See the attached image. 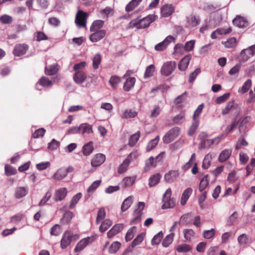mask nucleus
Returning a JSON list of instances; mask_svg holds the SVG:
<instances>
[{"label":"nucleus","mask_w":255,"mask_h":255,"mask_svg":"<svg viewBox=\"0 0 255 255\" xmlns=\"http://www.w3.org/2000/svg\"><path fill=\"white\" fill-rule=\"evenodd\" d=\"M191 58V54L186 55L182 58L178 65L179 69L181 71H185L187 68Z\"/></svg>","instance_id":"f3484780"},{"label":"nucleus","mask_w":255,"mask_h":255,"mask_svg":"<svg viewBox=\"0 0 255 255\" xmlns=\"http://www.w3.org/2000/svg\"><path fill=\"white\" fill-rule=\"evenodd\" d=\"M161 177L159 173H156L151 176L148 180V185L150 187H152L157 185L160 181Z\"/></svg>","instance_id":"a878e982"},{"label":"nucleus","mask_w":255,"mask_h":255,"mask_svg":"<svg viewBox=\"0 0 255 255\" xmlns=\"http://www.w3.org/2000/svg\"><path fill=\"white\" fill-rule=\"evenodd\" d=\"M179 128H174L169 130L163 136V141L165 143H169L175 139L178 135Z\"/></svg>","instance_id":"6e6552de"},{"label":"nucleus","mask_w":255,"mask_h":255,"mask_svg":"<svg viewBox=\"0 0 255 255\" xmlns=\"http://www.w3.org/2000/svg\"><path fill=\"white\" fill-rule=\"evenodd\" d=\"M124 228L123 224H117L114 225L111 229L107 233V237L108 238H112L115 235L121 232Z\"/></svg>","instance_id":"f8f14e48"},{"label":"nucleus","mask_w":255,"mask_h":255,"mask_svg":"<svg viewBox=\"0 0 255 255\" xmlns=\"http://www.w3.org/2000/svg\"><path fill=\"white\" fill-rule=\"evenodd\" d=\"M121 246V244L120 242L117 241L114 242L111 244L109 248V253L111 254H116L120 249Z\"/></svg>","instance_id":"09e8293b"},{"label":"nucleus","mask_w":255,"mask_h":255,"mask_svg":"<svg viewBox=\"0 0 255 255\" xmlns=\"http://www.w3.org/2000/svg\"><path fill=\"white\" fill-rule=\"evenodd\" d=\"M172 42L175 43V38L172 35H168L163 41L156 44L154 47V49L155 50L158 51H163Z\"/></svg>","instance_id":"1a4fd4ad"},{"label":"nucleus","mask_w":255,"mask_h":255,"mask_svg":"<svg viewBox=\"0 0 255 255\" xmlns=\"http://www.w3.org/2000/svg\"><path fill=\"white\" fill-rule=\"evenodd\" d=\"M135 177H126L123 179L122 181V185L124 188L129 187L133 185L135 182Z\"/></svg>","instance_id":"72a5a7b5"},{"label":"nucleus","mask_w":255,"mask_h":255,"mask_svg":"<svg viewBox=\"0 0 255 255\" xmlns=\"http://www.w3.org/2000/svg\"><path fill=\"white\" fill-rule=\"evenodd\" d=\"M38 83L44 87H49L52 86L53 82L46 77H42L39 80Z\"/></svg>","instance_id":"ea45409f"},{"label":"nucleus","mask_w":255,"mask_h":255,"mask_svg":"<svg viewBox=\"0 0 255 255\" xmlns=\"http://www.w3.org/2000/svg\"><path fill=\"white\" fill-rule=\"evenodd\" d=\"M121 82V79L120 77L117 76H112L110 79L109 84L113 89H116Z\"/></svg>","instance_id":"c03bdc74"},{"label":"nucleus","mask_w":255,"mask_h":255,"mask_svg":"<svg viewBox=\"0 0 255 255\" xmlns=\"http://www.w3.org/2000/svg\"><path fill=\"white\" fill-rule=\"evenodd\" d=\"M101 56L100 54H96L92 59V66L94 69H97L101 62Z\"/></svg>","instance_id":"de8ad7c7"},{"label":"nucleus","mask_w":255,"mask_h":255,"mask_svg":"<svg viewBox=\"0 0 255 255\" xmlns=\"http://www.w3.org/2000/svg\"><path fill=\"white\" fill-rule=\"evenodd\" d=\"M73 170L74 168L72 166H69L66 168H59L53 174L52 178L55 180H61L66 177L68 173L73 172Z\"/></svg>","instance_id":"0eeeda50"},{"label":"nucleus","mask_w":255,"mask_h":255,"mask_svg":"<svg viewBox=\"0 0 255 255\" xmlns=\"http://www.w3.org/2000/svg\"><path fill=\"white\" fill-rule=\"evenodd\" d=\"M28 49V46L24 44H17L13 50V54L15 56H19L24 54Z\"/></svg>","instance_id":"dca6fc26"},{"label":"nucleus","mask_w":255,"mask_h":255,"mask_svg":"<svg viewBox=\"0 0 255 255\" xmlns=\"http://www.w3.org/2000/svg\"><path fill=\"white\" fill-rule=\"evenodd\" d=\"M112 225V222L109 219H106L101 224L99 230L101 232L104 233L109 229Z\"/></svg>","instance_id":"37998d69"},{"label":"nucleus","mask_w":255,"mask_h":255,"mask_svg":"<svg viewBox=\"0 0 255 255\" xmlns=\"http://www.w3.org/2000/svg\"><path fill=\"white\" fill-rule=\"evenodd\" d=\"M192 189L191 188H187L182 193L180 203L182 205L186 204L187 200L192 193Z\"/></svg>","instance_id":"bb28decb"},{"label":"nucleus","mask_w":255,"mask_h":255,"mask_svg":"<svg viewBox=\"0 0 255 255\" xmlns=\"http://www.w3.org/2000/svg\"><path fill=\"white\" fill-rule=\"evenodd\" d=\"M174 235L175 234L173 233L167 235L162 242V246L165 248L169 247L173 241Z\"/></svg>","instance_id":"c9c22d12"},{"label":"nucleus","mask_w":255,"mask_h":255,"mask_svg":"<svg viewBox=\"0 0 255 255\" xmlns=\"http://www.w3.org/2000/svg\"><path fill=\"white\" fill-rule=\"evenodd\" d=\"M255 54V44L243 49L240 53V61L243 62H247L250 58Z\"/></svg>","instance_id":"7ed1b4c3"},{"label":"nucleus","mask_w":255,"mask_h":255,"mask_svg":"<svg viewBox=\"0 0 255 255\" xmlns=\"http://www.w3.org/2000/svg\"><path fill=\"white\" fill-rule=\"evenodd\" d=\"M208 177V175H206L201 179L199 186V190L200 192H202L208 186L209 184Z\"/></svg>","instance_id":"58836bf2"},{"label":"nucleus","mask_w":255,"mask_h":255,"mask_svg":"<svg viewBox=\"0 0 255 255\" xmlns=\"http://www.w3.org/2000/svg\"><path fill=\"white\" fill-rule=\"evenodd\" d=\"M154 158L153 156L150 157L145 162V166L144 168V171L147 172L149 170L154 166Z\"/></svg>","instance_id":"052dcab7"},{"label":"nucleus","mask_w":255,"mask_h":255,"mask_svg":"<svg viewBox=\"0 0 255 255\" xmlns=\"http://www.w3.org/2000/svg\"><path fill=\"white\" fill-rule=\"evenodd\" d=\"M93 150L92 142H89L85 144L83 147V152L85 155H89Z\"/></svg>","instance_id":"3c124183"},{"label":"nucleus","mask_w":255,"mask_h":255,"mask_svg":"<svg viewBox=\"0 0 255 255\" xmlns=\"http://www.w3.org/2000/svg\"><path fill=\"white\" fill-rule=\"evenodd\" d=\"M238 242L240 245H246L248 242V238L246 234H243L238 238Z\"/></svg>","instance_id":"774afa93"},{"label":"nucleus","mask_w":255,"mask_h":255,"mask_svg":"<svg viewBox=\"0 0 255 255\" xmlns=\"http://www.w3.org/2000/svg\"><path fill=\"white\" fill-rule=\"evenodd\" d=\"M179 172L178 170H170L164 175V178L166 182L172 183L174 181L179 177Z\"/></svg>","instance_id":"2eb2a0df"},{"label":"nucleus","mask_w":255,"mask_h":255,"mask_svg":"<svg viewBox=\"0 0 255 255\" xmlns=\"http://www.w3.org/2000/svg\"><path fill=\"white\" fill-rule=\"evenodd\" d=\"M139 4L134 0H131L126 6L125 10L129 12L133 10Z\"/></svg>","instance_id":"e2e57ef3"},{"label":"nucleus","mask_w":255,"mask_h":255,"mask_svg":"<svg viewBox=\"0 0 255 255\" xmlns=\"http://www.w3.org/2000/svg\"><path fill=\"white\" fill-rule=\"evenodd\" d=\"M87 75L84 71H77L73 75V80L77 84H83L87 79Z\"/></svg>","instance_id":"ddd939ff"},{"label":"nucleus","mask_w":255,"mask_h":255,"mask_svg":"<svg viewBox=\"0 0 255 255\" xmlns=\"http://www.w3.org/2000/svg\"><path fill=\"white\" fill-rule=\"evenodd\" d=\"M185 113L182 111L173 119V122L175 125H180L185 121Z\"/></svg>","instance_id":"4c0bfd02"},{"label":"nucleus","mask_w":255,"mask_h":255,"mask_svg":"<svg viewBox=\"0 0 255 255\" xmlns=\"http://www.w3.org/2000/svg\"><path fill=\"white\" fill-rule=\"evenodd\" d=\"M163 233L161 231L159 232L158 234H157L153 237V239L151 240V245L153 246L158 245L161 242L162 239L163 238Z\"/></svg>","instance_id":"6e6d98bb"},{"label":"nucleus","mask_w":255,"mask_h":255,"mask_svg":"<svg viewBox=\"0 0 255 255\" xmlns=\"http://www.w3.org/2000/svg\"><path fill=\"white\" fill-rule=\"evenodd\" d=\"M251 86L252 81L250 79H248L244 83L243 86L239 90L238 92L241 94H244L248 92Z\"/></svg>","instance_id":"603ef678"},{"label":"nucleus","mask_w":255,"mask_h":255,"mask_svg":"<svg viewBox=\"0 0 255 255\" xmlns=\"http://www.w3.org/2000/svg\"><path fill=\"white\" fill-rule=\"evenodd\" d=\"M136 231V228L135 226L129 228L126 233L125 240L127 242L130 241L134 237Z\"/></svg>","instance_id":"49530a36"},{"label":"nucleus","mask_w":255,"mask_h":255,"mask_svg":"<svg viewBox=\"0 0 255 255\" xmlns=\"http://www.w3.org/2000/svg\"><path fill=\"white\" fill-rule=\"evenodd\" d=\"M183 232L184 238L187 242H190L191 239L194 237L195 235L194 231L192 229H184Z\"/></svg>","instance_id":"a18cd8bd"},{"label":"nucleus","mask_w":255,"mask_h":255,"mask_svg":"<svg viewBox=\"0 0 255 255\" xmlns=\"http://www.w3.org/2000/svg\"><path fill=\"white\" fill-rule=\"evenodd\" d=\"M199 125V121H194L193 124L191 126L189 130L188 131V134L190 135H193L196 132Z\"/></svg>","instance_id":"0e129e2a"},{"label":"nucleus","mask_w":255,"mask_h":255,"mask_svg":"<svg viewBox=\"0 0 255 255\" xmlns=\"http://www.w3.org/2000/svg\"><path fill=\"white\" fill-rule=\"evenodd\" d=\"M88 14L82 10L78 11L75 17V22L77 26L80 28L85 27L86 25L87 19Z\"/></svg>","instance_id":"423d86ee"},{"label":"nucleus","mask_w":255,"mask_h":255,"mask_svg":"<svg viewBox=\"0 0 255 255\" xmlns=\"http://www.w3.org/2000/svg\"><path fill=\"white\" fill-rule=\"evenodd\" d=\"M175 7L172 4H165L161 8V16L167 17L172 15L175 11Z\"/></svg>","instance_id":"9d476101"},{"label":"nucleus","mask_w":255,"mask_h":255,"mask_svg":"<svg viewBox=\"0 0 255 255\" xmlns=\"http://www.w3.org/2000/svg\"><path fill=\"white\" fill-rule=\"evenodd\" d=\"M130 162L128 159H125L118 168V172L119 174L123 173L127 171Z\"/></svg>","instance_id":"e433bc0d"},{"label":"nucleus","mask_w":255,"mask_h":255,"mask_svg":"<svg viewBox=\"0 0 255 255\" xmlns=\"http://www.w3.org/2000/svg\"><path fill=\"white\" fill-rule=\"evenodd\" d=\"M106 216V211L104 208H101L99 209L97 217L96 219L97 224H99V222L104 219Z\"/></svg>","instance_id":"69168bd1"},{"label":"nucleus","mask_w":255,"mask_h":255,"mask_svg":"<svg viewBox=\"0 0 255 255\" xmlns=\"http://www.w3.org/2000/svg\"><path fill=\"white\" fill-rule=\"evenodd\" d=\"M233 24L239 28H244L248 25V21L243 16L237 15L233 20Z\"/></svg>","instance_id":"4be33fe9"},{"label":"nucleus","mask_w":255,"mask_h":255,"mask_svg":"<svg viewBox=\"0 0 255 255\" xmlns=\"http://www.w3.org/2000/svg\"><path fill=\"white\" fill-rule=\"evenodd\" d=\"M216 230L214 229H211L210 230H205L203 232V236L206 239L212 238L215 235Z\"/></svg>","instance_id":"338daca9"},{"label":"nucleus","mask_w":255,"mask_h":255,"mask_svg":"<svg viewBox=\"0 0 255 255\" xmlns=\"http://www.w3.org/2000/svg\"><path fill=\"white\" fill-rule=\"evenodd\" d=\"M59 69V65L57 63L46 66L45 68V73L48 76H52L57 73Z\"/></svg>","instance_id":"aec40b11"},{"label":"nucleus","mask_w":255,"mask_h":255,"mask_svg":"<svg viewBox=\"0 0 255 255\" xmlns=\"http://www.w3.org/2000/svg\"><path fill=\"white\" fill-rule=\"evenodd\" d=\"M135 81V78L134 77L128 78L124 84V90L127 92L130 91L134 87Z\"/></svg>","instance_id":"393cba45"},{"label":"nucleus","mask_w":255,"mask_h":255,"mask_svg":"<svg viewBox=\"0 0 255 255\" xmlns=\"http://www.w3.org/2000/svg\"><path fill=\"white\" fill-rule=\"evenodd\" d=\"M222 43L226 48H232L235 47L237 45V40L236 38L233 37L229 38L226 41H222Z\"/></svg>","instance_id":"2f4dec72"},{"label":"nucleus","mask_w":255,"mask_h":255,"mask_svg":"<svg viewBox=\"0 0 255 255\" xmlns=\"http://www.w3.org/2000/svg\"><path fill=\"white\" fill-rule=\"evenodd\" d=\"M159 136H156L154 139L151 140L146 146V150L149 151L153 149L159 141Z\"/></svg>","instance_id":"864d4df0"},{"label":"nucleus","mask_w":255,"mask_h":255,"mask_svg":"<svg viewBox=\"0 0 255 255\" xmlns=\"http://www.w3.org/2000/svg\"><path fill=\"white\" fill-rule=\"evenodd\" d=\"M155 66L153 64L148 66L144 72V78H147L152 77L155 72Z\"/></svg>","instance_id":"a19ab883"},{"label":"nucleus","mask_w":255,"mask_h":255,"mask_svg":"<svg viewBox=\"0 0 255 255\" xmlns=\"http://www.w3.org/2000/svg\"><path fill=\"white\" fill-rule=\"evenodd\" d=\"M86 66L87 63L85 61L81 62L74 65L73 70L75 71V72H77V71H83V70Z\"/></svg>","instance_id":"680f3d73"},{"label":"nucleus","mask_w":255,"mask_h":255,"mask_svg":"<svg viewBox=\"0 0 255 255\" xmlns=\"http://www.w3.org/2000/svg\"><path fill=\"white\" fill-rule=\"evenodd\" d=\"M71 231H67L64 233L61 240V247L62 249L66 248L70 245L71 242Z\"/></svg>","instance_id":"a211bd4d"},{"label":"nucleus","mask_w":255,"mask_h":255,"mask_svg":"<svg viewBox=\"0 0 255 255\" xmlns=\"http://www.w3.org/2000/svg\"><path fill=\"white\" fill-rule=\"evenodd\" d=\"M90 36V40L93 42H97L103 39L106 35V31L104 29L93 31Z\"/></svg>","instance_id":"9b49d317"},{"label":"nucleus","mask_w":255,"mask_h":255,"mask_svg":"<svg viewBox=\"0 0 255 255\" xmlns=\"http://www.w3.org/2000/svg\"><path fill=\"white\" fill-rule=\"evenodd\" d=\"M80 133H91L93 132L92 126L87 123L82 124L80 125Z\"/></svg>","instance_id":"cd10ccee"},{"label":"nucleus","mask_w":255,"mask_h":255,"mask_svg":"<svg viewBox=\"0 0 255 255\" xmlns=\"http://www.w3.org/2000/svg\"><path fill=\"white\" fill-rule=\"evenodd\" d=\"M91 238L87 237L80 240L74 249L75 252H78L83 250L91 242Z\"/></svg>","instance_id":"6ab92c4d"},{"label":"nucleus","mask_w":255,"mask_h":255,"mask_svg":"<svg viewBox=\"0 0 255 255\" xmlns=\"http://www.w3.org/2000/svg\"><path fill=\"white\" fill-rule=\"evenodd\" d=\"M143 238L144 235L143 234L138 235L131 243L130 246L132 248H134L137 245H138L142 242Z\"/></svg>","instance_id":"bf43d9fd"},{"label":"nucleus","mask_w":255,"mask_h":255,"mask_svg":"<svg viewBox=\"0 0 255 255\" xmlns=\"http://www.w3.org/2000/svg\"><path fill=\"white\" fill-rule=\"evenodd\" d=\"M104 21L102 20H95L90 27L91 31H100L101 28L103 26Z\"/></svg>","instance_id":"c756f323"},{"label":"nucleus","mask_w":255,"mask_h":255,"mask_svg":"<svg viewBox=\"0 0 255 255\" xmlns=\"http://www.w3.org/2000/svg\"><path fill=\"white\" fill-rule=\"evenodd\" d=\"M156 17L157 16L154 14H149L142 19L138 18L133 19L129 22L128 28L136 27L138 29L146 28L155 20Z\"/></svg>","instance_id":"f257e3e1"},{"label":"nucleus","mask_w":255,"mask_h":255,"mask_svg":"<svg viewBox=\"0 0 255 255\" xmlns=\"http://www.w3.org/2000/svg\"><path fill=\"white\" fill-rule=\"evenodd\" d=\"M192 249V247L190 245L186 244L179 245L175 248V250L178 253H187L191 251Z\"/></svg>","instance_id":"473e14b6"},{"label":"nucleus","mask_w":255,"mask_h":255,"mask_svg":"<svg viewBox=\"0 0 255 255\" xmlns=\"http://www.w3.org/2000/svg\"><path fill=\"white\" fill-rule=\"evenodd\" d=\"M67 190L66 188H61L57 190L54 194V200L55 201H61L67 195Z\"/></svg>","instance_id":"412c9836"},{"label":"nucleus","mask_w":255,"mask_h":255,"mask_svg":"<svg viewBox=\"0 0 255 255\" xmlns=\"http://www.w3.org/2000/svg\"><path fill=\"white\" fill-rule=\"evenodd\" d=\"M5 173L7 176L14 175L17 173L16 169L10 165L6 164L4 166Z\"/></svg>","instance_id":"13d9d810"},{"label":"nucleus","mask_w":255,"mask_h":255,"mask_svg":"<svg viewBox=\"0 0 255 255\" xmlns=\"http://www.w3.org/2000/svg\"><path fill=\"white\" fill-rule=\"evenodd\" d=\"M140 137V131H138L134 134H132L129 138L128 140V144L130 146H133L138 141Z\"/></svg>","instance_id":"8fccbe9b"},{"label":"nucleus","mask_w":255,"mask_h":255,"mask_svg":"<svg viewBox=\"0 0 255 255\" xmlns=\"http://www.w3.org/2000/svg\"><path fill=\"white\" fill-rule=\"evenodd\" d=\"M132 203V197L129 196L125 199L121 206V210L124 212L128 210Z\"/></svg>","instance_id":"f704fd0d"},{"label":"nucleus","mask_w":255,"mask_h":255,"mask_svg":"<svg viewBox=\"0 0 255 255\" xmlns=\"http://www.w3.org/2000/svg\"><path fill=\"white\" fill-rule=\"evenodd\" d=\"M82 197V194L81 193H78L75 195H74L71 201L70 204L69 206V208L70 209H73L75 207L76 204L78 202L79 200Z\"/></svg>","instance_id":"5fc2aeb1"},{"label":"nucleus","mask_w":255,"mask_h":255,"mask_svg":"<svg viewBox=\"0 0 255 255\" xmlns=\"http://www.w3.org/2000/svg\"><path fill=\"white\" fill-rule=\"evenodd\" d=\"M176 67V63L175 61L165 62L160 69L161 74L164 76H168L172 74Z\"/></svg>","instance_id":"20e7f679"},{"label":"nucleus","mask_w":255,"mask_h":255,"mask_svg":"<svg viewBox=\"0 0 255 255\" xmlns=\"http://www.w3.org/2000/svg\"><path fill=\"white\" fill-rule=\"evenodd\" d=\"M235 103L234 101H231L229 102L225 108L222 111V114L223 115H226L230 114L235 109L234 107Z\"/></svg>","instance_id":"7c9ffc66"},{"label":"nucleus","mask_w":255,"mask_h":255,"mask_svg":"<svg viewBox=\"0 0 255 255\" xmlns=\"http://www.w3.org/2000/svg\"><path fill=\"white\" fill-rule=\"evenodd\" d=\"M232 150L231 149H225L221 151L218 157L220 162L223 163L227 160L231 156Z\"/></svg>","instance_id":"5701e85b"},{"label":"nucleus","mask_w":255,"mask_h":255,"mask_svg":"<svg viewBox=\"0 0 255 255\" xmlns=\"http://www.w3.org/2000/svg\"><path fill=\"white\" fill-rule=\"evenodd\" d=\"M212 160V155L210 154H207L205 155L202 163V167L204 169H207L210 165V163Z\"/></svg>","instance_id":"4d7b16f0"},{"label":"nucleus","mask_w":255,"mask_h":255,"mask_svg":"<svg viewBox=\"0 0 255 255\" xmlns=\"http://www.w3.org/2000/svg\"><path fill=\"white\" fill-rule=\"evenodd\" d=\"M172 191L171 188H168L163 195L162 202L163 203L161 208L162 209L173 208L175 206V200L171 198Z\"/></svg>","instance_id":"f03ea898"},{"label":"nucleus","mask_w":255,"mask_h":255,"mask_svg":"<svg viewBox=\"0 0 255 255\" xmlns=\"http://www.w3.org/2000/svg\"><path fill=\"white\" fill-rule=\"evenodd\" d=\"M106 159V156L102 153L96 154L91 161V165L93 167H97L101 165Z\"/></svg>","instance_id":"4468645a"},{"label":"nucleus","mask_w":255,"mask_h":255,"mask_svg":"<svg viewBox=\"0 0 255 255\" xmlns=\"http://www.w3.org/2000/svg\"><path fill=\"white\" fill-rule=\"evenodd\" d=\"M28 193V189L25 187H17L16 188L14 196L17 199L24 197Z\"/></svg>","instance_id":"b1692460"},{"label":"nucleus","mask_w":255,"mask_h":255,"mask_svg":"<svg viewBox=\"0 0 255 255\" xmlns=\"http://www.w3.org/2000/svg\"><path fill=\"white\" fill-rule=\"evenodd\" d=\"M137 113L131 109H127L125 111L123 115L122 116V118H132L136 117Z\"/></svg>","instance_id":"79ce46f5"},{"label":"nucleus","mask_w":255,"mask_h":255,"mask_svg":"<svg viewBox=\"0 0 255 255\" xmlns=\"http://www.w3.org/2000/svg\"><path fill=\"white\" fill-rule=\"evenodd\" d=\"M74 214L72 212L69 211L65 212L61 220V223L63 224H69Z\"/></svg>","instance_id":"c85d7f7f"},{"label":"nucleus","mask_w":255,"mask_h":255,"mask_svg":"<svg viewBox=\"0 0 255 255\" xmlns=\"http://www.w3.org/2000/svg\"><path fill=\"white\" fill-rule=\"evenodd\" d=\"M145 207V203L143 202H139L137 208L133 212L134 218L130 221V224H136L139 223L141 220V216L143 214L142 210Z\"/></svg>","instance_id":"39448f33"}]
</instances>
